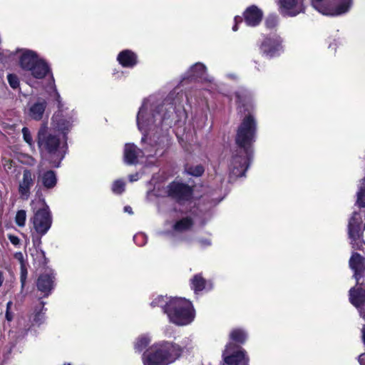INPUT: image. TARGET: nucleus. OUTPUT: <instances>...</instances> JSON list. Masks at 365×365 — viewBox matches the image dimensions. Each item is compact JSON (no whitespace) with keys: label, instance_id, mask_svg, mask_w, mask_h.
<instances>
[{"label":"nucleus","instance_id":"1","mask_svg":"<svg viewBox=\"0 0 365 365\" xmlns=\"http://www.w3.org/2000/svg\"><path fill=\"white\" fill-rule=\"evenodd\" d=\"M257 133V121L253 115L248 113L242 120L236 130L235 137L236 150L230 165L232 175L239 178L245 175L253 158Z\"/></svg>","mask_w":365,"mask_h":365},{"label":"nucleus","instance_id":"2","mask_svg":"<svg viewBox=\"0 0 365 365\" xmlns=\"http://www.w3.org/2000/svg\"><path fill=\"white\" fill-rule=\"evenodd\" d=\"M183 351L180 345L173 341H159L143 352V363L144 365H170L181 357Z\"/></svg>","mask_w":365,"mask_h":365},{"label":"nucleus","instance_id":"3","mask_svg":"<svg viewBox=\"0 0 365 365\" xmlns=\"http://www.w3.org/2000/svg\"><path fill=\"white\" fill-rule=\"evenodd\" d=\"M37 145L41 155L53 168H59L64 154L60 150L61 139L58 135L53 134L46 127H41L38 131Z\"/></svg>","mask_w":365,"mask_h":365},{"label":"nucleus","instance_id":"4","mask_svg":"<svg viewBox=\"0 0 365 365\" xmlns=\"http://www.w3.org/2000/svg\"><path fill=\"white\" fill-rule=\"evenodd\" d=\"M164 313L170 321L177 325L190 324L195 317V311L192 303L182 298H171L165 306Z\"/></svg>","mask_w":365,"mask_h":365},{"label":"nucleus","instance_id":"5","mask_svg":"<svg viewBox=\"0 0 365 365\" xmlns=\"http://www.w3.org/2000/svg\"><path fill=\"white\" fill-rule=\"evenodd\" d=\"M39 201L42 204V207L34 212L33 217L31 218V222L36 232L46 235L52 225L53 219L45 199L41 198Z\"/></svg>","mask_w":365,"mask_h":365},{"label":"nucleus","instance_id":"6","mask_svg":"<svg viewBox=\"0 0 365 365\" xmlns=\"http://www.w3.org/2000/svg\"><path fill=\"white\" fill-rule=\"evenodd\" d=\"M193 188L188 184L173 180L166 187L168 197L178 204H184L190 201L193 195Z\"/></svg>","mask_w":365,"mask_h":365},{"label":"nucleus","instance_id":"7","mask_svg":"<svg viewBox=\"0 0 365 365\" xmlns=\"http://www.w3.org/2000/svg\"><path fill=\"white\" fill-rule=\"evenodd\" d=\"M232 342H229L222 353L223 360L227 365H249V357L245 349Z\"/></svg>","mask_w":365,"mask_h":365},{"label":"nucleus","instance_id":"8","mask_svg":"<svg viewBox=\"0 0 365 365\" xmlns=\"http://www.w3.org/2000/svg\"><path fill=\"white\" fill-rule=\"evenodd\" d=\"M263 11L256 5H251L246 8L242 14V16H236L234 19L235 24L232 30L237 31L238 25L243 21L246 25L250 27H256L260 24L263 19Z\"/></svg>","mask_w":365,"mask_h":365},{"label":"nucleus","instance_id":"9","mask_svg":"<svg viewBox=\"0 0 365 365\" xmlns=\"http://www.w3.org/2000/svg\"><path fill=\"white\" fill-rule=\"evenodd\" d=\"M282 40L279 36H266L259 45L260 53L269 58L278 55L282 49Z\"/></svg>","mask_w":365,"mask_h":365},{"label":"nucleus","instance_id":"10","mask_svg":"<svg viewBox=\"0 0 365 365\" xmlns=\"http://www.w3.org/2000/svg\"><path fill=\"white\" fill-rule=\"evenodd\" d=\"M56 286V274L53 270L41 274L36 280L37 289L48 297Z\"/></svg>","mask_w":365,"mask_h":365},{"label":"nucleus","instance_id":"11","mask_svg":"<svg viewBox=\"0 0 365 365\" xmlns=\"http://www.w3.org/2000/svg\"><path fill=\"white\" fill-rule=\"evenodd\" d=\"M349 265L354 272L353 277L359 284L361 279L365 277V258L361 254L354 252L349 260Z\"/></svg>","mask_w":365,"mask_h":365},{"label":"nucleus","instance_id":"12","mask_svg":"<svg viewBox=\"0 0 365 365\" xmlns=\"http://www.w3.org/2000/svg\"><path fill=\"white\" fill-rule=\"evenodd\" d=\"M279 2L282 12L289 16L305 12L304 0H279Z\"/></svg>","mask_w":365,"mask_h":365},{"label":"nucleus","instance_id":"13","mask_svg":"<svg viewBox=\"0 0 365 365\" xmlns=\"http://www.w3.org/2000/svg\"><path fill=\"white\" fill-rule=\"evenodd\" d=\"M349 302L356 309H361L365 305V284L356 282L355 286L349 290Z\"/></svg>","mask_w":365,"mask_h":365},{"label":"nucleus","instance_id":"14","mask_svg":"<svg viewBox=\"0 0 365 365\" xmlns=\"http://www.w3.org/2000/svg\"><path fill=\"white\" fill-rule=\"evenodd\" d=\"M190 286L195 294L202 291H210L212 289V282L211 280H207L202 276V273L195 274L190 279Z\"/></svg>","mask_w":365,"mask_h":365},{"label":"nucleus","instance_id":"15","mask_svg":"<svg viewBox=\"0 0 365 365\" xmlns=\"http://www.w3.org/2000/svg\"><path fill=\"white\" fill-rule=\"evenodd\" d=\"M117 61L123 68H132L138 63V56L132 50L124 49L118 54Z\"/></svg>","mask_w":365,"mask_h":365},{"label":"nucleus","instance_id":"16","mask_svg":"<svg viewBox=\"0 0 365 365\" xmlns=\"http://www.w3.org/2000/svg\"><path fill=\"white\" fill-rule=\"evenodd\" d=\"M34 185V178L30 170L25 169L22 180L19 182V193L24 199H27L30 195V189Z\"/></svg>","mask_w":365,"mask_h":365},{"label":"nucleus","instance_id":"17","mask_svg":"<svg viewBox=\"0 0 365 365\" xmlns=\"http://www.w3.org/2000/svg\"><path fill=\"white\" fill-rule=\"evenodd\" d=\"M206 73V66L202 63L192 65L183 77L184 81H197L204 78Z\"/></svg>","mask_w":365,"mask_h":365},{"label":"nucleus","instance_id":"18","mask_svg":"<svg viewBox=\"0 0 365 365\" xmlns=\"http://www.w3.org/2000/svg\"><path fill=\"white\" fill-rule=\"evenodd\" d=\"M142 152L134 143H125L123 150V160L125 164L131 165L138 163V153Z\"/></svg>","mask_w":365,"mask_h":365},{"label":"nucleus","instance_id":"19","mask_svg":"<svg viewBox=\"0 0 365 365\" xmlns=\"http://www.w3.org/2000/svg\"><path fill=\"white\" fill-rule=\"evenodd\" d=\"M38 59L39 58L35 51L26 50L19 58V66L23 70L29 71Z\"/></svg>","mask_w":365,"mask_h":365},{"label":"nucleus","instance_id":"20","mask_svg":"<svg viewBox=\"0 0 365 365\" xmlns=\"http://www.w3.org/2000/svg\"><path fill=\"white\" fill-rule=\"evenodd\" d=\"M47 102L45 99L38 98L29 109V115L35 120H41L43 118Z\"/></svg>","mask_w":365,"mask_h":365},{"label":"nucleus","instance_id":"21","mask_svg":"<svg viewBox=\"0 0 365 365\" xmlns=\"http://www.w3.org/2000/svg\"><path fill=\"white\" fill-rule=\"evenodd\" d=\"M29 71L34 78L43 79L51 72V68L43 59L39 58Z\"/></svg>","mask_w":365,"mask_h":365},{"label":"nucleus","instance_id":"22","mask_svg":"<svg viewBox=\"0 0 365 365\" xmlns=\"http://www.w3.org/2000/svg\"><path fill=\"white\" fill-rule=\"evenodd\" d=\"M194 226V220L191 217L187 216L175 222L173 225V231L182 233L192 230Z\"/></svg>","mask_w":365,"mask_h":365},{"label":"nucleus","instance_id":"23","mask_svg":"<svg viewBox=\"0 0 365 365\" xmlns=\"http://www.w3.org/2000/svg\"><path fill=\"white\" fill-rule=\"evenodd\" d=\"M353 0H334L331 4L334 9V15L339 16L348 12L352 5Z\"/></svg>","mask_w":365,"mask_h":365},{"label":"nucleus","instance_id":"24","mask_svg":"<svg viewBox=\"0 0 365 365\" xmlns=\"http://www.w3.org/2000/svg\"><path fill=\"white\" fill-rule=\"evenodd\" d=\"M325 0H310L312 6L319 12L324 15L332 16L334 15V9L331 4H326Z\"/></svg>","mask_w":365,"mask_h":365},{"label":"nucleus","instance_id":"25","mask_svg":"<svg viewBox=\"0 0 365 365\" xmlns=\"http://www.w3.org/2000/svg\"><path fill=\"white\" fill-rule=\"evenodd\" d=\"M41 182L45 188H53L57 184V177L56 173L51 170L45 171L41 176Z\"/></svg>","mask_w":365,"mask_h":365},{"label":"nucleus","instance_id":"26","mask_svg":"<svg viewBox=\"0 0 365 365\" xmlns=\"http://www.w3.org/2000/svg\"><path fill=\"white\" fill-rule=\"evenodd\" d=\"M235 98L237 108L240 109L243 108L245 111H248L251 107L250 97L244 92H236Z\"/></svg>","mask_w":365,"mask_h":365},{"label":"nucleus","instance_id":"27","mask_svg":"<svg viewBox=\"0 0 365 365\" xmlns=\"http://www.w3.org/2000/svg\"><path fill=\"white\" fill-rule=\"evenodd\" d=\"M355 205L359 210L365 208V177L361 179L359 190L356 192V200Z\"/></svg>","mask_w":365,"mask_h":365},{"label":"nucleus","instance_id":"28","mask_svg":"<svg viewBox=\"0 0 365 365\" xmlns=\"http://www.w3.org/2000/svg\"><path fill=\"white\" fill-rule=\"evenodd\" d=\"M361 225H348V235L349 237L354 242L361 240L363 243V231L361 230Z\"/></svg>","mask_w":365,"mask_h":365},{"label":"nucleus","instance_id":"29","mask_svg":"<svg viewBox=\"0 0 365 365\" xmlns=\"http://www.w3.org/2000/svg\"><path fill=\"white\" fill-rule=\"evenodd\" d=\"M230 339L237 344H243L247 340V334L242 329H234L230 334Z\"/></svg>","mask_w":365,"mask_h":365},{"label":"nucleus","instance_id":"30","mask_svg":"<svg viewBox=\"0 0 365 365\" xmlns=\"http://www.w3.org/2000/svg\"><path fill=\"white\" fill-rule=\"evenodd\" d=\"M185 170L188 175L194 177H200L205 172V168L201 164L196 165L186 164Z\"/></svg>","mask_w":365,"mask_h":365},{"label":"nucleus","instance_id":"31","mask_svg":"<svg viewBox=\"0 0 365 365\" xmlns=\"http://www.w3.org/2000/svg\"><path fill=\"white\" fill-rule=\"evenodd\" d=\"M56 125L58 130L61 131L63 135H66L72 126L71 122L63 117L56 118Z\"/></svg>","mask_w":365,"mask_h":365},{"label":"nucleus","instance_id":"32","mask_svg":"<svg viewBox=\"0 0 365 365\" xmlns=\"http://www.w3.org/2000/svg\"><path fill=\"white\" fill-rule=\"evenodd\" d=\"M150 339L145 336L138 337L135 343L134 349L138 352L143 351L150 344Z\"/></svg>","mask_w":365,"mask_h":365},{"label":"nucleus","instance_id":"33","mask_svg":"<svg viewBox=\"0 0 365 365\" xmlns=\"http://www.w3.org/2000/svg\"><path fill=\"white\" fill-rule=\"evenodd\" d=\"M28 275V269L25 264L23 259H21L20 264V282H21V291L22 292L26 284V279Z\"/></svg>","mask_w":365,"mask_h":365},{"label":"nucleus","instance_id":"34","mask_svg":"<svg viewBox=\"0 0 365 365\" xmlns=\"http://www.w3.org/2000/svg\"><path fill=\"white\" fill-rule=\"evenodd\" d=\"M278 24V19L276 15L270 14L267 16L264 21L265 27L268 29H274Z\"/></svg>","mask_w":365,"mask_h":365},{"label":"nucleus","instance_id":"35","mask_svg":"<svg viewBox=\"0 0 365 365\" xmlns=\"http://www.w3.org/2000/svg\"><path fill=\"white\" fill-rule=\"evenodd\" d=\"M26 212L24 210L17 211L15 217V222L19 227H24L26 223Z\"/></svg>","mask_w":365,"mask_h":365},{"label":"nucleus","instance_id":"36","mask_svg":"<svg viewBox=\"0 0 365 365\" xmlns=\"http://www.w3.org/2000/svg\"><path fill=\"white\" fill-rule=\"evenodd\" d=\"M166 297L160 295L155 298L150 303V306L154 308L156 307H160L164 312L165 306L168 304V302H166Z\"/></svg>","mask_w":365,"mask_h":365},{"label":"nucleus","instance_id":"37","mask_svg":"<svg viewBox=\"0 0 365 365\" xmlns=\"http://www.w3.org/2000/svg\"><path fill=\"white\" fill-rule=\"evenodd\" d=\"M125 184L122 180L114 181L112 185V191L118 195L122 194L125 191Z\"/></svg>","mask_w":365,"mask_h":365},{"label":"nucleus","instance_id":"38","mask_svg":"<svg viewBox=\"0 0 365 365\" xmlns=\"http://www.w3.org/2000/svg\"><path fill=\"white\" fill-rule=\"evenodd\" d=\"M7 80L9 86L13 89H16L19 87L20 81L19 77L14 73H9L7 75Z\"/></svg>","mask_w":365,"mask_h":365},{"label":"nucleus","instance_id":"39","mask_svg":"<svg viewBox=\"0 0 365 365\" xmlns=\"http://www.w3.org/2000/svg\"><path fill=\"white\" fill-rule=\"evenodd\" d=\"M362 219L359 212H353L351 217L349 218L348 225H361Z\"/></svg>","mask_w":365,"mask_h":365},{"label":"nucleus","instance_id":"40","mask_svg":"<svg viewBox=\"0 0 365 365\" xmlns=\"http://www.w3.org/2000/svg\"><path fill=\"white\" fill-rule=\"evenodd\" d=\"M23 138L26 143L29 145H32L34 143L33 138L29 129L27 127L22 128Z\"/></svg>","mask_w":365,"mask_h":365},{"label":"nucleus","instance_id":"41","mask_svg":"<svg viewBox=\"0 0 365 365\" xmlns=\"http://www.w3.org/2000/svg\"><path fill=\"white\" fill-rule=\"evenodd\" d=\"M41 304H42V307H43L44 305V303L42 302ZM43 320H44V313L43 312V308H42L40 311L36 312L34 317V322L36 324H38V325H40L41 324H42L43 322Z\"/></svg>","mask_w":365,"mask_h":365},{"label":"nucleus","instance_id":"42","mask_svg":"<svg viewBox=\"0 0 365 365\" xmlns=\"http://www.w3.org/2000/svg\"><path fill=\"white\" fill-rule=\"evenodd\" d=\"M14 56V53L9 51H0V62L7 63L8 61Z\"/></svg>","mask_w":365,"mask_h":365},{"label":"nucleus","instance_id":"43","mask_svg":"<svg viewBox=\"0 0 365 365\" xmlns=\"http://www.w3.org/2000/svg\"><path fill=\"white\" fill-rule=\"evenodd\" d=\"M43 235L37 232L32 234V241L34 247H39L41 245V237Z\"/></svg>","mask_w":365,"mask_h":365},{"label":"nucleus","instance_id":"44","mask_svg":"<svg viewBox=\"0 0 365 365\" xmlns=\"http://www.w3.org/2000/svg\"><path fill=\"white\" fill-rule=\"evenodd\" d=\"M8 239L11 242V243L15 246L19 245L20 244V239L19 237L14 235H8Z\"/></svg>","mask_w":365,"mask_h":365},{"label":"nucleus","instance_id":"45","mask_svg":"<svg viewBox=\"0 0 365 365\" xmlns=\"http://www.w3.org/2000/svg\"><path fill=\"white\" fill-rule=\"evenodd\" d=\"M112 74L113 76H115L116 78H120L123 76V71L114 68Z\"/></svg>","mask_w":365,"mask_h":365},{"label":"nucleus","instance_id":"46","mask_svg":"<svg viewBox=\"0 0 365 365\" xmlns=\"http://www.w3.org/2000/svg\"><path fill=\"white\" fill-rule=\"evenodd\" d=\"M358 361L360 365H365V354H361L359 356Z\"/></svg>","mask_w":365,"mask_h":365},{"label":"nucleus","instance_id":"47","mask_svg":"<svg viewBox=\"0 0 365 365\" xmlns=\"http://www.w3.org/2000/svg\"><path fill=\"white\" fill-rule=\"evenodd\" d=\"M5 317L8 322H11L13 319V314L10 310H6Z\"/></svg>","mask_w":365,"mask_h":365},{"label":"nucleus","instance_id":"48","mask_svg":"<svg viewBox=\"0 0 365 365\" xmlns=\"http://www.w3.org/2000/svg\"><path fill=\"white\" fill-rule=\"evenodd\" d=\"M138 180V173H136L135 174L129 175V180L130 182L136 181Z\"/></svg>","mask_w":365,"mask_h":365},{"label":"nucleus","instance_id":"49","mask_svg":"<svg viewBox=\"0 0 365 365\" xmlns=\"http://www.w3.org/2000/svg\"><path fill=\"white\" fill-rule=\"evenodd\" d=\"M124 211L129 213V214H133V210H132V207L129 205H127V206H125L124 207Z\"/></svg>","mask_w":365,"mask_h":365},{"label":"nucleus","instance_id":"50","mask_svg":"<svg viewBox=\"0 0 365 365\" xmlns=\"http://www.w3.org/2000/svg\"><path fill=\"white\" fill-rule=\"evenodd\" d=\"M200 242L204 245H210V241L209 240H201Z\"/></svg>","mask_w":365,"mask_h":365},{"label":"nucleus","instance_id":"51","mask_svg":"<svg viewBox=\"0 0 365 365\" xmlns=\"http://www.w3.org/2000/svg\"><path fill=\"white\" fill-rule=\"evenodd\" d=\"M41 254L43 257V264L46 265L48 263V259L46 257L45 252L43 251H41Z\"/></svg>","mask_w":365,"mask_h":365},{"label":"nucleus","instance_id":"52","mask_svg":"<svg viewBox=\"0 0 365 365\" xmlns=\"http://www.w3.org/2000/svg\"><path fill=\"white\" fill-rule=\"evenodd\" d=\"M4 274L2 271H0V287H1L3 282H4Z\"/></svg>","mask_w":365,"mask_h":365},{"label":"nucleus","instance_id":"53","mask_svg":"<svg viewBox=\"0 0 365 365\" xmlns=\"http://www.w3.org/2000/svg\"><path fill=\"white\" fill-rule=\"evenodd\" d=\"M56 101L58 102V108H61V101H60L61 96L58 92H56Z\"/></svg>","mask_w":365,"mask_h":365},{"label":"nucleus","instance_id":"54","mask_svg":"<svg viewBox=\"0 0 365 365\" xmlns=\"http://www.w3.org/2000/svg\"><path fill=\"white\" fill-rule=\"evenodd\" d=\"M11 304H12V302L11 301L7 303V304H6V310H10Z\"/></svg>","mask_w":365,"mask_h":365},{"label":"nucleus","instance_id":"55","mask_svg":"<svg viewBox=\"0 0 365 365\" xmlns=\"http://www.w3.org/2000/svg\"><path fill=\"white\" fill-rule=\"evenodd\" d=\"M145 138H146V137H145V136H144V137H143V138H142V140H142V141H144V140H145Z\"/></svg>","mask_w":365,"mask_h":365},{"label":"nucleus","instance_id":"56","mask_svg":"<svg viewBox=\"0 0 365 365\" xmlns=\"http://www.w3.org/2000/svg\"><path fill=\"white\" fill-rule=\"evenodd\" d=\"M364 230H365V223H364Z\"/></svg>","mask_w":365,"mask_h":365}]
</instances>
